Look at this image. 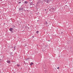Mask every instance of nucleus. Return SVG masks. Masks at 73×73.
<instances>
[{
	"instance_id": "13",
	"label": "nucleus",
	"mask_w": 73,
	"mask_h": 73,
	"mask_svg": "<svg viewBox=\"0 0 73 73\" xmlns=\"http://www.w3.org/2000/svg\"><path fill=\"white\" fill-rule=\"evenodd\" d=\"M17 66H20V64H17Z\"/></svg>"
},
{
	"instance_id": "5",
	"label": "nucleus",
	"mask_w": 73,
	"mask_h": 73,
	"mask_svg": "<svg viewBox=\"0 0 73 73\" xmlns=\"http://www.w3.org/2000/svg\"><path fill=\"white\" fill-rule=\"evenodd\" d=\"M13 28H10L9 29V31H12V30H13Z\"/></svg>"
},
{
	"instance_id": "18",
	"label": "nucleus",
	"mask_w": 73,
	"mask_h": 73,
	"mask_svg": "<svg viewBox=\"0 0 73 73\" xmlns=\"http://www.w3.org/2000/svg\"><path fill=\"white\" fill-rule=\"evenodd\" d=\"M46 24H48V23H47V22H46Z\"/></svg>"
},
{
	"instance_id": "4",
	"label": "nucleus",
	"mask_w": 73,
	"mask_h": 73,
	"mask_svg": "<svg viewBox=\"0 0 73 73\" xmlns=\"http://www.w3.org/2000/svg\"><path fill=\"white\" fill-rule=\"evenodd\" d=\"M50 10H52V11H53L54 10V8H52L50 9Z\"/></svg>"
},
{
	"instance_id": "11",
	"label": "nucleus",
	"mask_w": 73,
	"mask_h": 73,
	"mask_svg": "<svg viewBox=\"0 0 73 73\" xmlns=\"http://www.w3.org/2000/svg\"><path fill=\"white\" fill-rule=\"evenodd\" d=\"M13 48L14 49V50L16 49V46H14L13 47Z\"/></svg>"
},
{
	"instance_id": "10",
	"label": "nucleus",
	"mask_w": 73,
	"mask_h": 73,
	"mask_svg": "<svg viewBox=\"0 0 73 73\" xmlns=\"http://www.w3.org/2000/svg\"><path fill=\"white\" fill-rule=\"evenodd\" d=\"M12 27L13 28H15V25H13L12 26Z\"/></svg>"
},
{
	"instance_id": "24",
	"label": "nucleus",
	"mask_w": 73,
	"mask_h": 73,
	"mask_svg": "<svg viewBox=\"0 0 73 73\" xmlns=\"http://www.w3.org/2000/svg\"><path fill=\"white\" fill-rule=\"evenodd\" d=\"M28 29H29V28H28Z\"/></svg>"
},
{
	"instance_id": "31",
	"label": "nucleus",
	"mask_w": 73,
	"mask_h": 73,
	"mask_svg": "<svg viewBox=\"0 0 73 73\" xmlns=\"http://www.w3.org/2000/svg\"><path fill=\"white\" fill-rule=\"evenodd\" d=\"M4 24H5V23H4Z\"/></svg>"
},
{
	"instance_id": "25",
	"label": "nucleus",
	"mask_w": 73,
	"mask_h": 73,
	"mask_svg": "<svg viewBox=\"0 0 73 73\" xmlns=\"http://www.w3.org/2000/svg\"><path fill=\"white\" fill-rule=\"evenodd\" d=\"M12 56H13V55H12Z\"/></svg>"
},
{
	"instance_id": "29",
	"label": "nucleus",
	"mask_w": 73,
	"mask_h": 73,
	"mask_svg": "<svg viewBox=\"0 0 73 73\" xmlns=\"http://www.w3.org/2000/svg\"><path fill=\"white\" fill-rule=\"evenodd\" d=\"M11 53H12V52H11Z\"/></svg>"
},
{
	"instance_id": "14",
	"label": "nucleus",
	"mask_w": 73,
	"mask_h": 73,
	"mask_svg": "<svg viewBox=\"0 0 73 73\" xmlns=\"http://www.w3.org/2000/svg\"><path fill=\"white\" fill-rule=\"evenodd\" d=\"M1 61H2V60L0 59V62H1Z\"/></svg>"
},
{
	"instance_id": "15",
	"label": "nucleus",
	"mask_w": 73,
	"mask_h": 73,
	"mask_svg": "<svg viewBox=\"0 0 73 73\" xmlns=\"http://www.w3.org/2000/svg\"><path fill=\"white\" fill-rule=\"evenodd\" d=\"M19 3V4H20L21 3V2H19V3Z\"/></svg>"
},
{
	"instance_id": "28",
	"label": "nucleus",
	"mask_w": 73,
	"mask_h": 73,
	"mask_svg": "<svg viewBox=\"0 0 73 73\" xmlns=\"http://www.w3.org/2000/svg\"><path fill=\"white\" fill-rule=\"evenodd\" d=\"M13 73H15V72H13Z\"/></svg>"
},
{
	"instance_id": "17",
	"label": "nucleus",
	"mask_w": 73,
	"mask_h": 73,
	"mask_svg": "<svg viewBox=\"0 0 73 73\" xmlns=\"http://www.w3.org/2000/svg\"><path fill=\"white\" fill-rule=\"evenodd\" d=\"M57 69H59V67H58L57 68Z\"/></svg>"
},
{
	"instance_id": "9",
	"label": "nucleus",
	"mask_w": 73,
	"mask_h": 73,
	"mask_svg": "<svg viewBox=\"0 0 73 73\" xmlns=\"http://www.w3.org/2000/svg\"><path fill=\"white\" fill-rule=\"evenodd\" d=\"M25 4H28V1H25Z\"/></svg>"
},
{
	"instance_id": "12",
	"label": "nucleus",
	"mask_w": 73,
	"mask_h": 73,
	"mask_svg": "<svg viewBox=\"0 0 73 73\" xmlns=\"http://www.w3.org/2000/svg\"><path fill=\"white\" fill-rule=\"evenodd\" d=\"M39 33V31H37L36 32V33L37 34H38V33Z\"/></svg>"
},
{
	"instance_id": "22",
	"label": "nucleus",
	"mask_w": 73,
	"mask_h": 73,
	"mask_svg": "<svg viewBox=\"0 0 73 73\" xmlns=\"http://www.w3.org/2000/svg\"><path fill=\"white\" fill-rule=\"evenodd\" d=\"M28 59H29V58H28L27 59V60H28Z\"/></svg>"
},
{
	"instance_id": "20",
	"label": "nucleus",
	"mask_w": 73,
	"mask_h": 73,
	"mask_svg": "<svg viewBox=\"0 0 73 73\" xmlns=\"http://www.w3.org/2000/svg\"><path fill=\"white\" fill-rule=\"evenodd\" d=\"M24 11H26V10H24Z\"/></svg>"
},
{
	"instance_id": "1",
	"label": "nucleus",
	"mask_w": 73,
	"mask_h": 73,
	"mask_svg": "<svg viewBox=\"0 0 73 73\" xmlns=\"http://www.w3.org/2000/svg\"><path fill=\"white\" fill-rule=\"evenodd\" d=\"M19 11H20V12H23V7L21 8H19Z\"/></svg>"
},
{
	"instance_id": "2",
	"label": "nucleus",
	"mask_w": 73,
	"mask_h": 73,
	"mask_svg": "<svg viewBox=\"0 0 73 73\" xmlns=\"http://www.w3.org/2000/svg\"><path fill=\"white\" fill-rule=\"evenodd\" d=\"M6 62L8 63V64H10V63H11V60H7Z\"/></svg>"
},
{
	"instance_id": "21",
	"label": "nucleus",
	"mask_w": 73,
	"mask_h": 73,
	"mask_svg": "<svg viewBox=\"0 0 73 73\" xmlns=\"http://www.w3.org/2000/svg\"><path fill=\"white\" fill-rule=\"evenodd\" d=\"M12 48H13V46L12 47Z\"/></svg>"
},
{
	"instance_id": "19",
	"label": "nucleus",
	"mask_w": 73,
	"mask_h": 73,
	"mask_svg": "<svg viewBox=\"0 0 73 73\" xmlns=\"http://www.w3.org/2000/svg\"><path fill=\"white\" fill-rule=\"evenodd\" d=\"M46 9H45L44 10V11H46Z\"/></svg>"
},
{
	"instance_id": "32",
	"label": "nucleus",
	"mask_w": 73,
	"mask_h": 73,
	"mask_svg": "<svg viewBox=\"0 0 73 73\" xmlns=\"http://www.w3.org/2000/svg\"><path fill=\"white\" fill-rule=\"evenodd\" d=\"M33 5H34V4H33Z\"/></svg>"
},
{
	"instance_id": "16",
	"label": "nucleus",
	"mask_w": 73,
	"mask_h": 73,
	"mask_svg": "<svg viewBox=\"0 0 73 73\" xmlns=\"http://www.w3.org/2000/svg\"><path fill=\"white\" fill-rule=\"evenodd\" d=\"M31 1H32V0H29V1H30V2H31Z\"/></svg>"
},
{
	"instance_id": "30",
	"label": "nucleus",
	"mask_w": 73,
	"mask_h": 73,
	"mask_svg": "<svg viewBox=\"0 0 73 73\" xmlns=\"http://www.w3.org/2000/svg\"><path fill=\"white\" fill-rule=\"evenodd\" d=\"M11 55H12V54H11Z\"/></svg>"
},
{
	"instance_id": "6",
	"label": "nucleus",
	"mask_w": 73,
	"mask_h": 73,
	"mask_svg": "<svg viewBox=\"0 0 73 73\" xmlns=\"http://www.w3.org/2000/svg\"><path fill=\"white\" fill-rule=\"evenodd\" d=\"M32 65H33V62H31L30 64V65L31 66H32Z\"/></svg>"
},
{
	"instance_id": "26",
	"label": "nucleus",
	"mask_w": 73,
	"mask_h": 73,
	"mask_svg": "<svg viewBox=\"0 0 73 73\" xmlns=\"http://www.w3.org/2000/svg\"><path fill=\"white\" fill-rule=\"evenodd\" d=\"M37 21H38V20H37Z\"/></svg>"
},
{
	"instance_id": "7",
	"label": "nucleus",
	"mask_w": 73,
	"mask_h": 73,
	"mask_svg": "<svg viewBox=\"0 0 73 73\" xmlns=\"http://www.w3.org/2000/svg\"><path fill=\"white\" fill-rule=\"evenodd\" d=\"M30 5H33V2H31V3H30Z\"/></svg>"
},
{
	"instance_id": "23",
	"label": "nucleus",
	"mask_w": 73,
	"mask_h": 73,
	"mask_svg": "<svg viewBox=\"0 0 73 73\" xmlns=\"http://www.w3.org/2000/svg\"><path fill=\"white\" fill-rule=\"evenodd\" d=\"M61 33L62 34V32Z\"/></svg>"
},
{
	"instance_id": "8",
	"label": "nucleus",
	"mask_w": 73,
	"mask_h": 73,
	"mask_svg": "<svg viewBox=\"0 0 73 73\" xmlns=\"http://www.w3.org/2000/svg\"><path fill=\"white\" fill-rule=\"evenodd\" d=\"M49 0H46V3H49Z\"/></svg>"
},
{
	"instance_id": "3",
	"label": "nucleus",
	"mask_w": 73,
	"mask_h": 73,
	"mask_svg": "<svg viewBox=\"0 0 73 73\" xmlns=\"http://www.w3.org/2000/svg\"><path fill=\"white\" fill-rule=\"evenodd\" d=\"M43 66L44 69H45L46 68V66L45 64H44Z\"/></svg>"
},
{
	"instance_id": "27",
	"label": "nucleus",
	"mask_w": 73,
	"mask_h": 73,
	"mask_svg": "<svg viewBox=\"0 0 73 73\" xmlns=\"http://www.w3.org/2000/svg\"><path fill=\"white\" fill-rule=\"evenodd\" d=\"M48 41H50V40H48Z\"/></svg>"
}]
</instances>
